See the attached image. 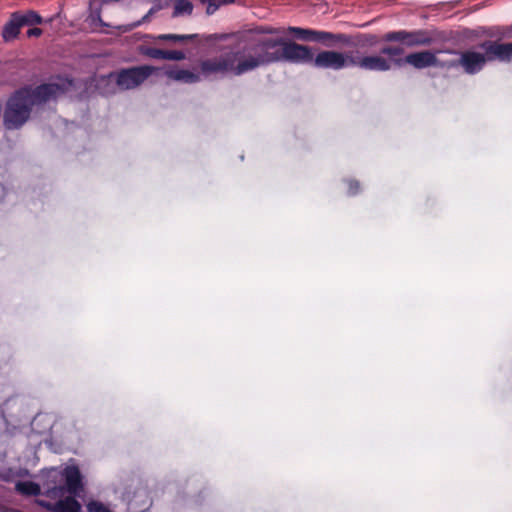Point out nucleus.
Returning a JSON list of instances; mask_svg holds the SVG:
<instances>
[{
    "mask_svg": "<svg viewBox=\"0 0 512 512\" xmlns=\"http://www.w3.org/2000/svg\"><path fill=\"white\" fill-rule=\"evenodd\" d=\"M440 51H419L408 54L404 61L406 64L413 66L416 69H424L431 66L443 67L444 64L440 63L436 54Z\"/></svg>",
    "mask_w": 512,
    "mask_h": 512,
    "instance_id": "11",
    "label": "nucleus"
},
{
    "mask_svg": "<svg viewBox=\"0 0 512 512\" xmlns=\"http://www.w3.org/2000/svg\"><path fill=\"white\" fill-rule=\"evenodd\" d=\"M235 48L241 62L238 70L244 73L273 63H308L312 60L309 46L283 38L247 37Z\"/></svg>",
    "mask_w": 512,
    "mask_h": 512,
    "instance_id": "1",
    "label": "nucleus"
},
{
    "mask_svg": "<svg viewBox=\"0 0 512 512\" xmlns=\"http://www.w3.org/2000/svg\"><path fill=\"white\" fill-rule=\"evenodd\" d=\"M404 54V48L401 46L386 45L380 49L378 55L384 57L386 60L391 62V68L393 65L401 67L405 64L404 58L401 56Z\"/></svg>",
    "mask_w": 512,
    "mask_h": 512,
    "instance_id": "15",
    "label": "nucleus"
},
{
    "mask_svg": "<svg viewBox=\"0 0 512 512\" xmlns=\"http://www.w3.org/2000/svg\"><path fill=\"white\" fill-rule=\"evenodd\" d=\"M88 512H111L100 502L92 501L87 505Z\"/></svg>",
    "mask_w": 512,
    "mask_h": 512,
    "instance_id": "27",
    "label": "nucleus"
},
{
    "mask_svg": "<svg viewBox=\"0 0 512 512\" xmlns=\"http://www.w3.org/2000/svg\"><path fill=\"white\" fill-rule=\"evenodd\" d=\"M18 18L20 19L22 26H33L43 22L42 17L33 10L18 12Z\"/></svg>",
    "mask_w": 512,
    "mask_h": 512,
    "instance_id": "20",
    "label": "nucleus"
},
{
    "mask_svg": "<svg viewBox=\"0 0 512 512\" xmlns=\"http://www.w3.org/2000/svg\"><path fill=\"white\" fill-rule=\"evenodd\" d=\"M201 4L206 6V13L211 15L215 13L222 5L232 4L235 0H200Z\"/></svg>",
    "mask_w": 512,
    "mask_h": 512,
    "instance_id": "21",
    "label": "nucleus"
},
{
    "mask_svg": "<svg viewBox=\"0 0 512 512\" xmlns=\"http://www.w3.org/2000/svg\"><path fill=\"white\" fill-rule=\"evenodd\" d=\"M447 52L450 53V54H453V53L455 54L456 53L455 51H452V50H448Z\"/></svg>",
    "mask_w": 512,
    "mask_h": 512,
    "instance_id": "31",
    "label": "nucleus"
},
{
    "mask_svg": "<svg viewBox=\"0 0 512 512\" xmlns=\"http://www.w3.org/2000/svg\"><path fill=\"white\" fill-rule=\"evenodd\" d=\"M240 60L236 51V48L233 47L230 51L221 54L218 57L208 58L202 60L199 63V71L205 77L216 74H233L235 76H240L245 74L244 72H240L238 67L240 66Z\"/></svg>",
    "mask_w": 512,
    "mask_h": 512,
    "instance_id": "6",
    "label": "nucleus"
},
{
    "mask_svg": "<svg viewBox=\"0 0 512 512\" xmlns=\"http://www.w3.org/2000/svg\"><path fill=\"white\" fill-rule=\"evenodd\" d=\"M186 57L185 53L180 50H165L164 60L181 61Z\"/></svg>",
    "mask_w": 512,
    "mask_h": 512,
    "instance_id": "25",
    "label": "nucleus"
},
{
    "mask_svg": "<svg viewBox=\"0 0 512 512\" xmlns=\"http://www.w3.org/2000/svg\"><path fill=\"white\" fill-rule=\"evenodd\" d=\"M347 194L349 196H355L360 192V183L355 179L347 180Z\"/></svg>",
    "mask_w": 512,
    "mask_h": 512,
    "instance_id": "26",
    "label": "nucleus"
},
{
    "mask_svg": "<svg viewBox=\"0 0 512 512\" xmlns=\"http://www.w3.org/2000/svg\"><path fill=\"white\" fill-rule=\"evenodd\" d=\"M43 31L42 29L38 27H33L27 30L26 35L28 38L32 37H40L42 35Z\"/></svg>",
    "mask_w": 512,
    "mask_h": 512,
    "instance_id": "29",
    "label": "nucleus"
},
{
    "mask_svg": "<svg viewBox=\"0 0 512 512\" xmlns=\"http://www.w3.org/2000/svg\"><path fill=\"white\" fill-rule=\"evenodd\" d=\"M284 33L300 41L321 43L327 47H332L336 44L350 43V37L346 34L332 33L311 28L289 26L287 29H284Z\"/></svg>",
    "mask_w": 512,
    "mask_h": 512,
    "instance_id": "7",
    "label": "nucleus"
},
{
    "mask_svg": "<svg viewBox=\"0 0 512 512\" xmlns=\"http://www.w3.org/2000/svg\"><path fill=\"white\" fill-rule=\"evenodd\" d=\"M22 27L21 21L18 18V12L12 13L9 20L3 26L1 33L3 40L9 42L16 39Z\"/></svg>",
    "mask_w": 512,
    "mask_h": 512,
    "instance_id": "14",
    "label": "nucleus"
},
{
    "mask_svg": "<svg viewBox=\"0 0 512 512\" xmlns=\"http://www.w3.org/2000/svg\"><path fill=\"white\" fill-rule=\"evenodd\" d=\"M155 70L156 68L150 65L123 68L111 73L109 78L115 80L120 90H130L140 86Z\"/></svg>",
    "mask_w": 512,
    "mask_h": 512,
    "instance_id": "8",
    "label": "nucleus"
},
{
    "mask_svg": "<svg viewBox=\"0 0 512 512\" xmlns=\"http://www.w3.org/2000/svg\"><path fill=\"white\" fill-rule=\"evenodd\" d=\"M313 65L320 69L342 70L356 67L364 71L386 72L391 69V62L380 55H367L359 50L339 52L335 50H322L314 57Z\"/></svg>",
    "mask_w": 512,
    "mask_h": 512,
    "instance_id": "3",
    "label": "nucleus"
},
{
    "mask_svg": "<svg viewBox=\"0 0 512 512\" xmlns=\"http://www.w3.org/2000/svg\"><path fill=\"white\" fill-rule=\"evenodd\" d=\"M193 12V4L190 0H176L172 12V17H180L191 15Z\"/></svg>",
    "mask_w": 512,
    "mask_h": 512,
    "instance_id": "19",
    "label": "nucleus"
},
{
    "mask_svg": "<svg viewBox=\"0 0 512 512\" xmlns=\"http://www.w3.org/2000/svg\"><path fill=\"white\" fill-rule=\"evenodd\" d=\"M152 505L149 492L146 489H138L129 500V508L133 512H146Z\"/></svg>",
    "mask_w": 512,
    "mask_h": 512,
    "instance_id": "13",
    "label": "nucleus"
},
{
    "mask_svg": "<svg viewBox=\"0 0 512 512\" xmlns=\"http://www.w3.org/2000/svg\"><path fill=\"white\" fill-rule=\"evenodd\" d=\"M382 41L398 42L407 47H415L421 45H429L432 42V39L428 36L427 32L423 30H398L384 34Z\"/></svg>",
    "mask_w": 512,
    "mask_h": 512,
    "instance_id": "10",
    "label": "nucleus"
},
{
    "mask_svg": "<svg viewBox=\"0 0 512 512\" xmlns=\"http://www.w3.org/2000/svg\"><path fill=\"white\" fill-rule=\"evenodd\" d=\"M484 34L490 39H496L500 45L496 46L499 55L512 61V23L509 25H495L488 27Z\"/></svg>",
    "mask_w": 512,
    "mask_h": 512,
    "instance_id": "9",
    "label": "nucleus"
},
{
    "mask_svg": "<svg viewBox=\"0 0 512 512\" xmlns=\"http://www.w3.org/2000/svg\"><path fill=\"white\" fill-rule=\"evenodd\" d=\"M77 496L69 494L67 497L56 498V502H42L41 505L51 512H80L81 504L76 500Z\"/></svg>",
    "mask_w": 512,
    "mask_h": 512,
    "instance_id": "12",
    "label": "nucleus"
},
{
    "mask_svg": "<svg viewBox=\"0 0 512 512\" xmlns=\"http://www.w3.org/2000/svg\"><path fill=\"white\" fill-rule=\"evenodd\" d=\"M90 17L93 21H98L101 26H108L106 23H104L101 19V11L100 9H96L91 12Z\"/></svg>",
    "mask_w": 512,
    "mask_h": 512,
    "instance_id": "28",
    "label": "nucleus"
},
{
    "mask_svg": "<svg viewBox=\"0 0 512 512\" xmlns=\"http://www.w3.org/2000/svg\"><path fill=\"white\" fill-rule=\"evenodd\" d=\"M364 41L371 45L376 44L378 42V37L374 34H367L364 36Z\"/></svg>",
    "mask_w": 512,
    "mask_h": 512,
    "instance_id": "30",
    "label": "nucleus"
},
{
    "mask_svg": "<svg viewBox=\"0 0 512 512\" xmlns=\"http://www.w3.org/2000/svg\"><path fill=\"white\" fill-rule=\"evenodd\" d=\"M248 37H267V35L284 34L283 28H277L270 25H259L248 31Z\"/></svg>",
    "mask_w": 512,
    "mask_h": 512,
    "instance_id": "17",
    "label": "nucleus"
},
{
    "mask_svg": "<svg viewBox=\"0 0 512 512\" xmlns=\"http://www.w3.org/2000/svg\"><path fill=\"white\" fill-rule=\"evenodd\" d=\"M15 489L22 495L38 496L41 494V487L33 481H19L15 485Z\"/></svg>",
    "mask_w": 512,
    "mask_h": 512,
    "instance_id": "18",
    "label": "nucleus"
},
{
    "mask_svg": "<svg viewBox=\"0 0 512 512\" xmlns=\"http://www.w3.org/2000/svg\"><path fill=\"white\" fill-rule=\"evenodd\" d=\"M44 495L50 499L62 498L66 493L81 496L84 484L77 466H67L62 471L53 470L43 483Z\"/></svg>",
    "mask_w": 512,
    "mask_h": 512,
    "instance_id": "4",
    "label": "nucleus"
},
{
    "mask_svg": "<svg viewBox=\"0 0 512 512\" xmlns=\"http://www.w3.org/2000/svg\"><path fill=\"white\" fill-rule=\"evenodd\" d=\"M71 81L61 79L59 83H44L34 90L23 88L17 90L7 101L3 122L6 129H18L28 119L35 103H44L65 93Z\"/></svg>",
    "mask_w": 512,
    "mask_h": 512,
    "instance_id": "2",
    "label": "nucleus"
},
{
    "mask_svg": "<svg viewBox=\"0 0 512 512\" xmlns=\"http://www.w3.org/2000/svg\"><path fill=\"white\" fill-rule=\"evenodd\" d=\"M198 37L197 34H188V35H179V34H160L155 37L157 40L161 41H173V42H183L187 40H193Z\"/></svg>",
    "mask_w": 512,
    "mask_h": 512,
    "instance_id": "22",
    "label": "nucleus"
},
{
    "mask_svg": "<svg viewBox=\"0 0 512 512\" xmlns=\"http://www.w3.org/2000/svg\"><path fill=\"white\" fill-rule=\"evenodd\" d=\"M140 53L151 59L164 60L165 50L151 46H141Z\"/></svg>",
    "mask_w": 512,
    "mask_h": 512,
    "instance_id": "23",
    "label": "nucleus"
},
{
    "mask_svg": "<svg viewBox=\"0 0 512 512\" xmlns=\"http://www.w3.org/2000/svg\"><path fill=\"white\" fill-rule=\"evenodd\" d=\"M166 75L168 78L175 80V81H181L184 83H196L200 81V74L194 73L190 70L186 69H180V68H174L170 69L166 72Z\"/></svg>",
    "mask_w": 512,
    "mask_h": 512,
    "instance_id": "16",
    "label": "nucleus"
},
{
    "mask_svg": "<svg viewBox=\"0 0 512 512\" xmlns=\"http://www.w3.org/2000/svg\"><path fill=\"white\" fill-rule=\"evenodd\" d=\"M500 45L496 39L485 40L479 44L484 53L467 50L460 53V58L447 63V67L453 68L461 66L465 73L474 75L480 72L487 62L499 61L508 63L507 58L499 55L496 46Z\"/></svg>",
    "mask_w": 512,
    "mask_h": 512,
    "instance_id": "5",
    "label": "nucleus"
},
{
    "mask_svg": "<svg viewBox=\"0 0 512 512\" xmlns=\"http://www.w3.org/2000/svg\"><path fill=\"white\" fill-rule=\"evenodd\" d=\"M158 10H160L159 6H153L140 20L130 24L129 29L136 28L142 23L148 22L152 15H154Z\"/></svg>",
    "mask_w": 512,
    "mask_h": 512,
    "instance_id": "24",
    "label": "nucleus"
}]
</instances>
